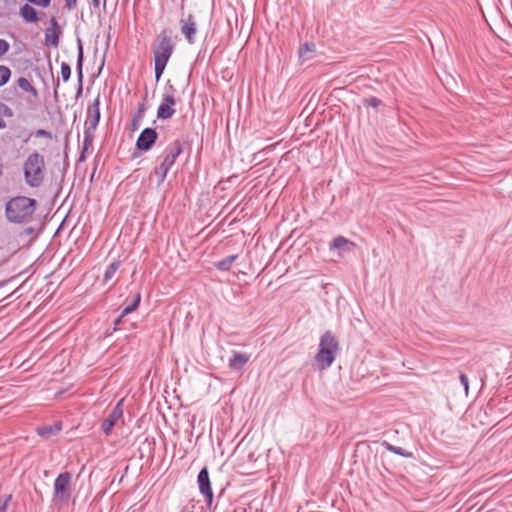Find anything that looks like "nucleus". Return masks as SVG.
Returning a JSON list of instances; mask_svg holds the SVG:
<instances>
[{
    "label": "nucleus",
    "mask_w": 512,
    "mask_h": 512,
    "mask_svg": "<svg viewBox=\"0 0 512 512\" xmlns=\"http://www.w3.org/2000/svg\"><path fill=\"white\" fill-rule=\"evenodd\" d=\"M36 206L35 199L26 196L14 197L6 203V217L13 223H27L33 217Z\"/></svg>",
    "instance_id": "obj_1"
},
{
    "label": "nucleus",
    "mask_w": 512,
    "mask_h": 512,
    "mask_svg": "<svg viewBox=\"0 0 512 512\" xmlns=\"http://www.w3.org/2000/svg\"><path fill=\"white\" fill-rule=\"evenodd\" d=\"M173 50L174 44L172 42L170 32L168 30L161 31L157 37L156 44L153 47L156 81L160 80Z\"/></svg>",
    "instance_id": "obj_2"
},
{
    "label": "nucleus",
    "mask_w": 512,
    "mask_h": 512,
    "mask_svg": "<svg viewBox=\"0 0 512 512\" xmlns=\"http://www.w3.org/2000/svg\"><path fill=\"white\" fill-rule=\"evenodd\" d=\"M24 179L28 186L39 187L45 178L44 156L38 152L31 153L23 163Z\"/></svg>",
    "instance_id": "obj_3"
},
{
    "label": "nucleus",
    "mask_w": 512,
    "mask_h": 512,
    "mask_svg": "<svg viewBox=\"0 0 512 512\" xmlns=\"http://www.w3.org/2000/svg\"><path fill=\"white\" fill-rule=\"evenodd\" d=\"M338 351V341L330 332H325L319 343V351L315 357V361L320 370H324L332 365Z\"/></svg>",
    "instance_id": "obj_4"
},
{
    "label": "nucleus",
    "mask_w": 512,
    "mask_h": 512,
    "mask_svg": "<svg viewBox=\"0 0 512 512\" xmlns=\"http://www.w3.org/2000/svg\"><path fill=\"white\" fill-rule=\"evenodd\" d=\"M182 153V145L176 140L169 144L164 151V158L161 164L155 168L154 174L157 177L158 184L164 182L168 171L174 165L178 156Z\"/></svg>",
    "instance_id": "obj_5"
},
{
    "label": "nucleus",
    "mask_w": 512,
    "mask_h": 512,
    "mask_svg": "<svg viewBox=\"0 0 512 512\" xmlns=\"http://www.w3.org/2000/svg\"><path fill=\"white\" fill-rule=\"evenodd\" d=\"M123 424V399H121L111 412L102 420L101 431L105 435H110L114 429L122 427Z\"/></svg>",
    "instance_id": "obj_6"
},
{
    "label": "nucleus",
    "mask_w": 512,
    "mask_h": 512,
    "mask_svg": "<svg viewBox=\"0 0 512 512\" xmlns=\"http://www.w3.org/2000/svg\"><path fill=\"white\" fill-rule=\"evenodd\" d=\"M100 121V97L97 96L87 109L84 134L86 138L94 137V131Z\"/></svg>",
    "instance_id": "obj_7"
},
{
    "label": "nucleus",
    "mask_w": 512,
    "mask_h": 512,
    "mask_svg": "<svg viewBox=\"0 0 512 512\" xmlns=\"http://www.w3.org/2000/svg\"><path fill=\"white\" fill-rule=\"evenodd\" d=\"M197 483L199 491L203 495L207 507H210L213 502L214 494L211 487V481L207 467H203L198 473Z\"/></svg>",
    "instance_id": "obj_8"
},
{
    "label": "nucleus",
    "mask_w": 512,
    "mask_h": 512,
    "mask_svg": "<svg viewBox=\"0 0 512 512\" xmlns=\"http://www.w3.org/2000/svg\"><path fill=\"white\" fill-rule=\"evenodd\" d=\"M181 33L185 37L189 44H194L196 41L197 34V23L195 17L192 14L182 16L180 19Z\"/></svg>",
    "instance_id": "obj_9"
},
{
    "label": "nucleus",
    "mask_w": 512,
    "mask_h": 512,
    "mask_svg": "<svg viewBox=\"0 0 512 512\" xmlns=\"http://www.w3.org/2000/svg\"><path fill=\"white\" fill-rule=\"evenodd\" d=\"M71 480L72 474L68 471L60 473L55 481H54V495L65 497L66 499L70 497V489H71Z\"/></svg>",
    "instance_id": "obj_10"
},
{
    "label": "nucleus",
    "mask_w": 512,
    "mask_h": 512,
    "mask_svg": "<svg viewBox=\"0 0 512 512\" xmlns=\"http://www.w3.org/2000/svg\"><path fill=\"white\" fill-rule=\"evenodd\" d=\"M175 97L172 93L165 92L157 109V117L162 120L170 119L175 114Z\"/></svg>",
    "instance_id": "obj_11"
},
{
    "label": "nucleus",
    "mask_w": 512,
    "mask_h": 512,
    "mask_svg": "<svg viewBox=\"0 0 512 512\" xmlns=\"http://www.w3.org/2000/svg\"><path fill=\"white\" fill-rule=\"evenodd\" d=\"M157 139V133L152 128H145L139 135L136 147L142 151H148Z\"/></svg>",
    "instance_id": "obj_12"
},
{
    "label": "nucleus",
    "mask_w": 512,
    "mask_h": 512,
    "mask_svg": "<svg viewBox=\"0 0 512 512\" xmlns=\"http://www.w3.org/2000/svg\"><path fill=\"white\" fill-rule=\"evenodd\" d=\"M356 244L344 236H337L329 244L330 250H337L339 256H343L354 250Z\"/></svg>",
    "instance_id": "obj_13"
},
{
    "label": "nucleus",
    "mask_w": 512,
    "mask_h": 512,
    "mask_svg": "<svg viewBox=\"0 0 512 512\" xmlns=\"http://www.w3.org/2000/svg\"><path fill=\"white\" fill-rule=\"evenodd\" d=\"M238 452V450H233V454ZM240 457L243 459L242 465L245 466L247 470L257 469V462L261 458V455L256 456L255 453L251 450H239Z\"/></svg>",
    "instance_id": "obj_14"
},
{
    "label": "nucleus",
    "mask_w": 512,
    "mask_h": 512,
    "mask_svg": "<svg viewBox=\"0 0 512 512\" xmlns=\"http://www.w3.org/2000/svg\"><path fill=\"white\" fill-rule=\"evenodd\" d=\"M249 359V354L233 351L232 357L229 359L228 366L231 370L240 371Z\"/></svg>",
    "instance_id": "obj_15"
},
{
    "label": "nucleus",
    "mask_w": 512,
    "mask_h": 512,
    "mask_svg": "<svg viewBox=\"0 0 512 512\" xmlns=\"http://www.w3.org/2000/svg\"><path fill=\"white\" fill-rule=\"evenodd\" d=\"M57 22L52 20V27L45 32V42L47 45L57 47L59 44V32L57 31Z\"/></svg>",
    "instance_id": "obj_16"
},
{
    "label": "nucleus",
    "mask_w": 512,
    "mask_h": 512,
    "mask_svg": "<svg viewBox=\"0 0 512 512\" xmlns=\"http://www.w3.org/2000/svg\"><path fill=\"white\" fill-rule=\"evenodd\" d=\"M20 15L26 22L35 23L38 21L37 11L29 4H25L20 8Z\"/></svg>",
    "instance_id": "obj_17"
},
{
    "label": "nucleus",
    "mask_w": 512,
    "mask_h": 512,
    "mask_svg": "<svg viewBox=\"0 0 512 512\" xmlns=\"http://www.w3.org/2000/svg\"><path fill=\"white\" fill-rule=\"evenodd\" d=\"M60 430H61V423L57 422V423H54L53 425L39 428L37 431H38L39 436H41L42 438L49 439V438L55 436Z\"/></svg>",
    "instance_id": "obj_18"
},
{
    "label": "nucleus",
    "mask_w": 512,
    "mask_h": 512,
    "mask_svg": "<svg viewBox=\"0 0 512 512\" xmlns=\"http://www.w3.org/2000/svg\"><path fill=\"white\" fill-rule=\"evenodd\" d=\"M17 85L21 90L32 94L34 97H37L38 93H37L36 88L32 85V83L27 78L20 77L17 80Z\"/></svg>",
    "instance_id": "obj_19"
},
{
    "label": "nucleus",
    "mask_w": 512,
    "mask_h": 512,
    "mask_svg": "<svg viewBox=\"0 0 512 512\" xmlns=\"http://www.w3.org/2000/svg\"><path fill=\"white\" fill-rule=\"evenodd\" d=\"M237 257V255H229L221 259L220 261L215 262L214 265L218 270L227 271L231 268L232 264L235 262Z\"/></svg>",
    "instance_id": "obj_20"
},
{
    "label": "nucleus",
    "mask_w": 512,
    "mask_h": 512,
    "mask_svg": "<svg viewBox=\"0 0 512 512\" xmlns=\"http://www.w3.org/2000/svg\"><path fill=\"white\" fill-rule=\"evenodd\" d=\"M315 51V45L310 43H305L299 50V57L303 61H306L312 57V54Z\"/></svg>",
    "instance_id": "obj_21"
},
{
    "label": "nucleus",
    "mask_w": 512,
    "mask_h": 512,
    "mask_svg": "<svg viewBox=\"0 0 512 512\" xmlns=\"http://www.w3.org/2000/svg\"><path fill=\"white\" fill-rule=\"evenodd\" d=\"M140 299H141L140 294H137V295L135 296V299L133 300V302H132L130 305L126 306V307L123 309V311H122L121 315H120V316H119V318L115 321V324H118V323L120 322L121 318H123L124 316H126V315H128L129 313L133 312V311L138 307V305H139V303H140Z\"/></svg>",
    "instance_id": "obj_22"
},
{
    "label": "nucleus",
    "mask_w": 512,
    "mask_h": 512,
    "mask_svg": "<svg viewBox=\"0 0 512 512\" xmlns=\"http://www.w3.org/2000/svg\"><path fill=\"white\" fill-rule=\"evenodd\" d=\"M119 265L120 263L119 262H112L107 268H106V271L104 273V282L107 283L109 280H111L113 278V276L115 275L116 271L118 270L119 268Z\"/></svg>",
    "instance_id": "obj_23"
},
{
    "label": "nucleus",
    "mask_w": 512,
    "mask_h": 512,
    "mask_svg": "<svg viewBox=\"0 0 512 512\" xmlns=\"http://www.w3.org/2000/svg\"><path fill=\"white\" fill-rule=\"evenodd\" d=\"M11 77V70L4 65H0V87L4 86Z\"/></svg>",
    "instance_id": "obj_24"
},
{
    "label": "nucleus",
    "mask_w": 512,
    "mask_h": 512,
    "mask_svg": "<svg viewBox=\"0 0 512 512\" xmlns=\"http://www.w3.org/2000/svg\"><path fill=\"white\" fill-rule=\"evenodd\" d=\"M70 76H71V68L70 66L63 62L61 64V77L63 79L64 82L68 81L70 79Z\"/></svg>",
    "instance_id": "obj_25"
},
{
    "label": "nucleus",
    "mask_w": 512,
    "mask_h": 512,
    "mask_svg": "<svg viewBox=\"0 0 512 512\" xmlns=\"http://www.w3.org/2000/svg\"><path fill=\"white\" fill-rule=\"evenodd\" d=\"M11 499H12L11 495H5L0 498V512H6Z\"/></svg>",
    "instance_id": "obj_26"
},
{
    "label": "nucleus",
    "mask_w": 512,
    "mask_h": 512,
    "mask_svg": "<svg viewBox=\"0 0 512 512\" xmlns=\"http://www.w3.org/2000/svg\"><path fill=\"white\" fill-rule=\"evenodd\" d=\"M391 452L400 455L405 458H416L412 450H390Z\"/></svg>",
    "instance_id": "obj_27"
},
{
    "label": "nucleus",
    "mask_w": 512,
    "mask_h": 512,
    "mask_svg": "<svg viewBox=\"0 0 512 512\" xmlns=\"http://www.w3.org/2000/svg\"><path fill=\"white\" fill-rule=\"evenodd\" d=\"M10 49V45L9 43L4 40V39H0V58L6 54Z\"/></svg>",
    "instance_id": "obj_28"
},
{
    "label": "nucleus",
    "mask_w": 512,
    "mask_h": 512,
    "mask_svg": "<svg viewBox=\"0 0 512 512\" xmlns=\"http://www.w3.org/2000/svg\"><path fill=\"white\" fill-rule=\"evenodd\" d=\"M28 2L46 8L50 5L51 0H27Z\"/></svg>",
    "instance_id": "obj_29"
},
{
    "label": "nucleus",
    "mask_w": 512,
    "mask_h": 512,
    "mask_svg": "<svg viewBox=\"0 0 512 512\" xmlns=\"http://www.w3.org/2000/svg\"><path fill=\"white\" fill-rule=\"evenodd\" d=\"M460 382H461V384H462V385H463V387H464V390H465L466 395H468L469 382H468V378H467V376H466L464 373H461V374H460Z\"/></svg>",
    "instance_id": "obj_30"
},
{
    "label": "nucleus",
    "mask_w": 512,
    "mask_h": 512,
    "mask_svg": "<svg viewBox=\"0 0 512 512\" xmlns=\"http://www.w3.org/2000/svg\"><path fill=\"white\" fill-rule=\"evenodd\" d=\"M36 137H46L48 139L52 138V134L49 131H46L44 129H39L35 132Z\"/></svg>",
    "instance_id": "obj_31"
},
{
    "label": "nucleus",
    "mask_w": 512,
    "mask_h": 512,
    "mask_svg": "<svg viewBox=\"0 0 512 512\" xmlns=\"http://www.w3.org/2000/svg\"><path fill=\"white\" fill-rule=\"evenodd\" d=\"M82 60H83V51H82V46L80 45L79 46V55H78V69H79V77L80 78L82 77V70H81Z\"/></svg>",
    "instance_id": "obj_32"
},
{
    "label": "nucleus",
    "mask_w": 512,
    "mask_h": 512,
    "mask_svg": "<svg viewBox=\"0 0 512 512\" xmlns=\"http://www.w3.org/2000/svg\"><path fill=\"white\" fill-rule=\"evenodd\" d=\"M366 102L369 106H372V107H377L380 104V100L375 97H371V98L367 99Z\"/></svg>",
    "instance_id": "obj_33"
},
{
    "label": "nucleus",
    "mask_w": 512,
    "mask_h": 512,
    "mask_svg": "<svg viewBox=\"0 0 512 512\" xmlns=\"http://www.w3.org/2000/svg\"><path fill=\"white\" fill-rule=\"evenodd\" d=\"M65 2H66V7L69 10H72L73 8H75V6L77 4V0H65Z\"/></svg>",
    "instance_id": "obj_34"
},
{
    "label": "nucleus",
    "mask_w": 512,
    "mask_h": 512,
    "mask_svg": "<svg viewBox=\"0 0 512 512\" xmlns=\"http://www.w3.org/2000/svg\"><path fill=\"white\" fill-rule=\"evenodd\" d=\"M93 137L86 138V134H84V148H87L92 143Z\"/></svg>",
    "instance_id": "obj_35"
},
{
    "label": "nucleus",
    "mask_w": 512,
    "mask_h": 512,
    "mask_svg": "<svg viewBox=\"0 0 512 512\" xmlns=\"http://www.w3.org/2000/svg\"><path fill=\"white\" fill-rule=\"evenodd\" d=\"M5 127H6L5 121L0 119V129H4Z\"/></svg>",
    "instance_id": "obj_36"
},
{
    "label": "nucleus",
    "mask_w": 512,
    "mask_h": 512,
    "mask_svg": "<svg viewBox=\"0 0 512 512\" xmlns=\"http://www.w3.org/2000/svg\"><path fill=\"white\" fill-rule=\"evenodd\" d=\"M146 451L148 452L147 457H151L152 456V452H154L155 450L148 449Z\"/></svg>",
    "instance_id": "obj_37"
},
{
    "label": "nucleus",
    "mask_w": 512,
    "mask_h": 512,
    "mask_svg": "<svg viewBox=\"0 0 512 512\" xmlns=\"http://www.w3.org/2000/svg\"><path fill=\"white\" fill-rule=\"evenodd\" d=\"M92 1H93L94 6L97 7L99 5V0H92Z\"/></svg>",
    "instance_id": "obj_38"
},
{
    "label": "nucleus",
    "mask_w": 512,
    "mask_h": 512,
    "mask_svg": "<svg viewBox=\"0 0 512 512\" xmlns=\"http://www.w3.org/2000/svg\"><path fill=\"white\" fill-rule=\"evenodd\" d=\"M267 457H268V453H265V454L263 455V462L267 460Z\"/></svg>",
    "instance_id": "obj_39"
},
{
    "label": "nucleus",
    "mask_w": 512,
    "mask_h": 512,
    "mask_svg": "<svg viewBox=\"0 0 512 512\" xmlns=\"http://www.w3.org/2000/svg\"><path fill=\"white\" fill-rule=\"evenodd\" d=\"M387 448L392 449L395 448L394 446L388 445Z\"/></svg>",
    "instance_id": "obj_40"
},
{
    "label": "nucleus",
    "mask_w": 512,
    "mask_h": 512,
    "mask_svg": "<svg viewBox=\"0 0 512 512\" xmlns=\"http://www.w3.org/2000/svg\"><path fill=\"white\" fill-rule=\"evenodd\" d=\"M141 451V457H144L145 454L143 453V450H140Z\"/></svg>",
    "instance_id": "obj_41"
},
{
    "label": "nucleus",
    "mask_w": 512,
    "mask_h": 512,
    "mask_svg": "<svg viewBox=\"0 0 512 512\" xmlns=\"http://www.w3.org/2000/svg\"><path fill=\"white\" fill-rule=\"evenodd\" d=\"M7 111H9L11 113V110L9 107H5Z\"/></svg>",
    "instance_id": "obj_42"
}]
</instances>
